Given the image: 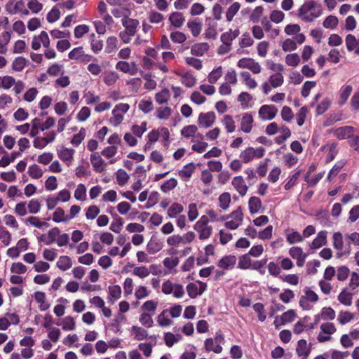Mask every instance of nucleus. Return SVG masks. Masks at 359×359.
I'll use <instances>...</instances> for the list:
<instances>
[{"label": "nucleus", "mask_w": 359, "mask_h": 359, "mask_svg": "<svg viewBox=\"0 0 359 359\" xmlns=\"http://www.w3.org/2000/svg\"><path fill=\"white\" fill-rule=\"evenodd\" d=\"M254 153V148L249 147L243 152H241L240 157L244 163H247L251 161L255 158Z\"/></svg>", "instance_id": "obj_44"}, {"label": "nucleus", "mask_w": 359, "mask_h": 359, "mask_svg": "<svg viewBox=\"0 0 359 359\" xmlns=\"http://www.w3.org/2000/svg\"><path fill=\"white\" fill-rule=\"evenodd\" d=\"M15 83V80L11 76H5L4 77L0 76V88L4 89H9Z\"/></svg>", "instance_id": "obj_54"}, {"label": "nucleus", "mask_w": 359, "mask_h": 359, "mask_svg": "<svg viewBox=\"0 0 359 359\" xmlns=\"http://www.w3.org/2000/svg\"><path fill=\"white\" fill-rule=\"evenodd\" d=\"M170 97V93L169 90L168 88H163L161 91L156 94L155 100L158 104H163L168 102Z\"/></svg>", "instance_id": "obj_23"}, {"label": "nucleus", "mask_w": 359, "mask_h": 359, "mask_svg": "<svg viewBox=\"0 0 359 359\" xmlns=\"http://www.w3.org/2000/svg\"><path fill=\"white\" fill-rule=\"evenodd\" d=\"M222 123H223L224 126H225V128L228 133H231L235 131V130H236L235 122L231 116L225 115L224 116Z\"/></svg>", "instance_id": "obj_38"}, {"label": "nucleus", "mask_w": 359, "mask_h": 359, "mask_svg": "<svg viewBox=\"0 0 359 359\" xmlns=\"http://www.w3.org/2000/svg\"><path fill=\"white\" fill-rule=\"evenodd\" d=\"M339 23L338 18L334 15L327 16L323 21V25L325 28L334 29Z\"/></svg>", "instance_id": "obj_36"}, {"label": "nucleus", "mask_w": 359, "mask_h": 359, "mask_svg": "<svg viewBox=\"0 0 359 359\" xmlns=\"http://www.w3.org/2000/svg\"><path fill=\"white\" fill-rule=\"evenodd\" d=\"M126 316L121 313L117 315L114 319L113 322L109 324V327H111L114 332H121V324L126 321Z\"/></svg>", "instance_id": "obj_29"}, {"label": "nucleus", "mask_w": 359, "mask_h": 359, "mask_svg": "<svg viewBox=\"0 0 359 359\" xmlns=\"http://www.w3.org/2000/svg\"><path fill=\"white\" fill-rule=\"evenodd\" d=\"M122 25L129 36H134L136 33L137 27L139 25L137 20L127 18L126 16L122 19Z\"/></svg>", "instance_id": "obj_10"}, {"label": "nucleus", "mask_w": 359, "mask_h": 359, "mask_svg": "<svg viewBox=\"0 0 359 359\" xmlns=\"http://www.w3.org/2000/svg\"><path fill=\"white\" fill-rule=\"evenodd\" d=\"M331 104L330 100L328 97L325 98L319 104L317 105L316 113L317 115H322L330 107Z\"/></svg>", "instance_id": "obj_46"}, {"label": "nucleus", "mask_w": 359, "mask_h": 359, "mask_svg": "<svg viewBox=\"0 0 359 359\" xmlns=\"http://www.w3.org/2000/svg\"><path fill=\"white\" fill-rule=\"evenodd\" d=\"M295 317V312L292 309H290L286 312H284L280 317V325H285L286 323H290L293 321Z\"/></svg>", "instance_id": "obj_52"}, {"label": "nucleus", "mask_w": 359, "mask_h": 359, "mask_svg": "<svg viewBox=\"0 0 359 359\" xmlns=\"http://www.w3.org/2000/svg\"><path fill=\"white\" fill-rule=\"evenodd\" d=\"M26 65V59L22 56L17 57L13 62V69L16 72H21Z\"/></svg>", "instance_id": "obj_49"}, {"label": "nucleus", "mask_w": 359, "mask_h": 359, "mask_svg": "<svg viewBox=\"0 0 359 359\" xmlns=\"http://www.w3.org/2000/svg\"><path fill=\"white\" fill-rule=\"evenodd\" d=\"M26 224H29L31 226H35L38 229H43L44 227H48L50 224L46 222H41L36 217L31 216L29 217L25 222Z\"/></svg>", "instance_id": "obj_32"}, {"label": "nucleus", "mask_w": 359, "mask_h": 359, "mask_svg": "<svg viewBox=\"0 0 359 359\" xmlns=\"http://www.w3.org/2000/svg\"><path fill=\"white\" fill-rule=\"evenodd\" d=\"M283 76L281 73H276L272 74L269 78V82L274 88L280 86L283 83Z\"/></svg>", "instance_id": "obj_43"}, {"label": "nucleus", "mask_w": 359, "mask_h": 359, "mask_svg": "<svg viewBox=\"0 0 359 359\" xmlns=\"http://www.w3.org/2000/svg\"><path fill=\"white\" fill-rule=\"evenodd\" d=\"M231 202V195L228 192L222 194L219 197V207L223 210H226L229 207Z\"/></svg>", "instance_id": "obj_47"}, {"label": "nucleus", "mask_w": 359, "mask_h": 359, "mask_svg": "<svg viewBox=\"0 0 359 359\" xmlns=\"http://www.w3.org/2000/svg\"><path fill=\"white\" fill-rule=\"evenodd\" d=\"M187 27L191 30L192 35L195 37L198 36L201 33V25L195 20L189 21L187 23Z\"/></svg>", "instance_id": "obj_63"}, {"label": "nucleus", "mask_w": 359, "mask_h": 359, "mask_svg": "<svg viewBox=\"0 0 359 359\" xmlns=\"http://www.w3.org/2000/svg\"><path fill=\"white\" fill-rule=\"evenodd\" d=\"M327 234V232L325 230L319 231L317 236L313 240L311 248L312 249H318L323 245H326Z\"/></svg>", "instance_id": "obj_14"}, {"label": "nucleus", "mask_w": 359, "mask_h": 359, "mask_svg": "<svg viewBox=\"0 0 359 359\" xmlns=\"http://www.w3.org/2000/svg\"><path fill=\"white\" fill-rule=\"evenodd\" d=\"M182 76V83L188 88L193 87L196 83V79L195 77L188 73H185L183 74H181Z\"/></svg>", "instance_id": "obj_62"}, {"label": "nucleus", "mask_w": 359, "mask_h": 359, "mask_svg": "<svg viewBox=\"0 0 359 359\" xmlns=\"http://www.w3.org/2000/svg\"><path fill=\"white\" fill-rule=\"evenodd\" d=\"M116 69L123 73H129L130 75H134L136 73L135 70L130 69V65L126 61L118 62L116 65Z\"/></svg>", "instance_id": "obj_37"}, {"label": "nucleus", "mask_w": 359, "mask_h": 359, "mask_svg": "<svg viewBox=\"0 0 359 359\" xmlns=\"http://www.w3.org/2000/svg\"><path fill=\"white\" fill-rule=\"evenodd\" d=\"M355 128L353 126H342L337 128L333 131L334 135L339 140H344L349 138L351 135L354 133Z\"/></svg>", "instance_id": "obj_8"}, {"label": "nucleus", "mask_w": 359, "mask_h": 359, "mask_svg": "<svg viewBox=\"0 0 359 359\" xmlns=\"http://www.w3.org/2000/svg\"><path fill=\"white\" fill-rule=\"evenodd\" d=\"M29 175L33 179H39L43 176V172L42 169L36 164H33L29 167Z\"/></svg>", "instance_id": "obj_33"}, {"label": "nucleus", "mask_w": 359, "mask_h": 359, "mask_svg": "<svg viewBox=\"0 0 359 359\" xmlns=\"http://www.w3.org/2000/svg\"><path fill=\"white\" fill-rule=\"evenodd\" d=\"M197 127L194 125H189L184 127L181 130V135L186 138L193 137L197 132Z\"/></svg>", "instance_id": "obj_59"}, {"label": "nucleus", "mask_w": 359, "mask_h": 359, "mask_svg": "<svg viewBox=\"0 0 359 359\" xmlns=\"http://www.w3.org/2000/svg\"><path fill=\"white\" fill-rule=\"evenodd\" d=\"M236 257L235 255H226L222 257L217 262V266L224 269L229 270L234 267L236 263Z\"/></svg>", "instance_id": "obj_6"}, {"label": "nucleus", "mask_w": 359, "mask_h": 359, "mask_svg": "<svg viewBox=\"0 0 359 359\" xmlns=\"http://www.w3.org/2000/svg\"><path fill=\"white\" fill-rule=\"evenodd\" d=\"M316 216L318 217L320 223L323 226H328L330 225V221L329 219V212L327 210H319Z\"/></svg>", "instance_id": "obj_28"}, {"label": "nucleus", "mask_w": 359, "mask_h": 359, "mask_svg": "<svg viewBox=\"0 0 359 359\" xmlns=\"http://www.w3.org/2000/svg\"><path fill=\"white\" fill-rule=\"evenodd\" d=\"M286 240L289 244L292 245L302 242L303 236L298 231L292 230L291 233L287 234Z\"/></svg>", "instance_id": "obj_34"}, {"label": "nucleus", "mask_w": 359, "mask_h": 359, "mask_svg": "<svg viewBox=\"0 0 359 359\" xmlns=\"http://www.w3.org/2000/svg\"><path fill=\"white\" fill-rule=\"evenodd\" d=\"M60 17V11L56 6H53L52 9L48 13L46 19L49 23L56 22Z\"/></svg>", "instance_id": "obj_55"}, {"label": "nucleus", "mask_w": 359, "mask_h": 359, "mask_svg": "<svg viewBox=\"0 0 359 359\" xmlns=\"http://www.w3.org/2000/svg\"><path fill=\"white\" fill-rule=\"evenodd\" d=\"M251 266V259L250 257L249 254H245L240 257L238 268L241 269H248L250 268Z\"/></svg>", "instance_id": "obj_51"}, {"label": "nucleus", "mask_w": 359, "mask_h": 359, "mask_svg": "<svg viewBox=\"0 0 359 359\" xmlns=\"http://www.w3.org/2000/svg\"><path fill=\"white\" fill-rule=\"evenodd\" d=\"M252 100V95L247 92H242L238 97V101L241 103L243 109H247L251 107L249 102Z\"/></svg>", "instance_id": "obj_24"}, {"label": "nucleus", "mask_w": 359, "mask_h": 359, "mask_svg": "<svg viewBox=\"0 0 359 359\" xmlns=\"http://www.w3.org/2000/svg\"><path fill=\"white\" fill-rule=\"evenodd\" d=\"M65 210L62 208H57L53 214L52 219L56 223L68 222V219H67V216L65 217Z\"/></svg>", "instance_id": "obj_41"}, {"label": "nucleus", "mask_w": 359, "mask_h": 359, "mask_svg": "<svg viewBox=\"0 0 359 359\" xmlns=\"http://www.w3.org/2000/svg\"><path fill=\"white\" fill-rule=\"evenodd\" d=\"M231 183L241 196L246 194L248 187L245 184L242 176H236L233 177Z\"/></svg>", "instance_id": "obj_11"}, {"label": "nucleus", "mask_w": 359, "mask_h": 359, "mask_svg": "<svg viewBox=\"0 0 359 359\" xmlns=\"http://www.w3.org/2000/svg\"><path fill=\"white\" fill-rule=\"evenodd\" d=\"M148 18L151 23L158 24L163 20L164 16L161 13L151 10L148 13Z\"/></svg>", "instance_id": "obj_60"}, {"label": "nucleus", "mask_w": 359, "mask_h": 359, "mask_svg": "<svg viewBox=\"0 0 359 359\" xmlns=\"http://www.w3.org/2000/svg\"><path fill=\"white\" fill-rule=\"evenodd\" d=\"M333 246L339 251L342 250L344 241L342 234L340 232H336L333 234Z\"/></svg>", "instance_id": "obj_61"}, {"label": "nucleus", "mask_w": 359, "mask_h": 359, "mask_svg": "<svg viewBox=\"0 0 359 359\" xmlns=\"http://www.w3.org/2000/svg\"><path fill=\"white\" fill-rule=\"evenodd\" d=\"M237 65L240 68L248 69L254 74H259L261 72V66L252 58H241L238 60Z\"/></svg>", "instance_id": "obj_3"}, {"label": "nucleus", "mask_w": 359, "mask_h": 359, "mask_svg": "<svg viewBox=\"0 0 359 359\" xmlns=\"http://www.w3.org/2000/svg\"><path fill=\"white\" fill-rule=\"evenodd\" d=\"M177 185V180L175 178H170L165 181L161 186V190L164 193H168L175 189Z\"/></svg>", "instance_id": "obj_42"}, {"label": "nucleus", "mask_w": 359, "mask_h": 359, "mask_svg": "<svg viewBox=\"0 0 359 359\" xmlns=\"http://www.w3.org/2000/svg\"><path fill=\"white\" fill-rule=\"evenodd\" d=\"M132 332L135 335V339L138 341L144 340L148 337V332L141 327L132 326Z\"/></svg>", "instance_id": "obj_25"}, {"label": "nucleus", "mask_w": 359, "mask_h": 359, "mask_svg": "<svg viewBox=\"0 0 359 359\" xmlns=\"http://www.w3.org/2000/svg\"><path fill=\"white\" fill-rule=\"evenodd\" d=\"M116 174L118 184L121 187L124 186L130 177L128 173L123 169H118Z\"/></svg>", "instance_id": "obj_45"}, {"label": "nucleus", "mask_w": 359, "mask_h": 359, "mask_svg": "<svg viewBox=\"0 0 359 359\" xmlns=\"http://www.w3.org/2000/svg\"><path fill=\"white\" fill-rule=\"evenodd\" d=\"M109 302L114 304L121 296V288L119 285H115L109 286Z\"/></svg>", "instance_id": "obj_17"}, {"label": "nucleus", "mask_w": 359, "mask_h": 359, "mask_svg": "<svg viewBox=\"0 0 359 359\" xmlns=\"http://www.w3.org/2000/svg\"><path fill=\"white\" fill-rule=\"evenodd\" d=\"M90 162L96 172L100 173L104 170V161L97 152L93 153L90 155Z\"/></svg>", "instance_id": "obj_12"}, {"label": "nucleus", "mask_w": 359, "mask_h": 359, "mask_svg": "<svg viewBox=\"0 0 359 359\" xmlns=\"http://www.w3.org/2000/svg\"><path fill=\"white\" fill-rule=\"evenodd\" d=\"M346 48L348 51H353L357 55H359V39L351 34L346 35L345 39Z\"/></svg>", "instance_id": "obj_9"}, {"label": "nucleus", "mask_w": 359, "mask_h": 359, "mask_svg": "<svg viewBox=\"0 0 359 359\" xmlns=\"http://www.w3.org/2000/svg\"><path fill=\"white\" fill-rule=\"evenodd\" d=\"M194 229L199 233V239H208L212 234V228L211 226L205 227V229H200L199 224H195Z\"/></svg>", "instance_id": "obj_30"}, {"label": "nucleus", "mask_w": 359, "mask_h": 359, "mask_svg": "<svg viewBox=\"0 0 359 359\" xmlns=\"http://www.w3.org/2000/svg\"><path fill=\"white\" fill-rule=\"evenodd\" d=\"M163 248V243L157 238L153 236L147 245V250L151 254L154 255L159 252Z\"/></svg>", "instance_id": "obj_13"}, {"label": "nucleus", "mask_w": 359, "mask_h": 359, "mask_svg": "<svg viewBox=\"0 0 359 359\" xmlns=\"http://www.w3.org/2000/svg\"><path fill=\"white\" fill-rule=\"evenodd\" d=\"M353 88L350 85L344 86L341 88L340 97L339 100V104L340 106L344 105L348 100L349 96L351 94Z\"/></svg>", "instance_id": "obj_21"}, {"label": "nucleus", "mask_w": 359, "mask_h": 359, "mask_svg": "<svg viewBox=\"0 0 359 359\" xmlns=\"http://www.w3.org/2000/svg\"><path fill=\"white\" fill-rule=\"evenodd\" d=\"M215 340L212 338H208L205 340L204 346L208 352L213 351L215 353H220L222 351L221 345L215 344Z\"/></svg>", "instance_id": "obj_19"}, {"label": "nucleus", "mask_w": 359, "mask_h": 359, "mask_svg": "<svg viewBox=\"0 0 359 359\" xmlns=\"http://www.w3.org/2000/svg\"><path fill=\"white\" fill-rule=\"evenodd\" d=\"M74 198L78 201H84L86 198V189L83 184H79L74 191Z\"/></svg>", "instance_id": "obj_50"}, {"label": "nucleus", "mask_w": 359, "mask_h": 359, "mask_svg": "<svg viewBox=\"0 0 359 359\" xmlns=\"http://www.w3.org/2000/svg\"><path fill=\"white\" fill-rule=\"evenodd\" d=\"M207 284L201 280H197L196 283H190L187 287V291L190 298L194 299L199 295H201L206 290Z\"/></svg>", "instance_id": "obj_2"}, {"label": "nucleus", "mask_w": 359, "mask_h": 359, "mask_svg": "<svg viewBox=\"0 0 359 359\" xmlns=\"http://www.w3.org/2000/svg\"><path fill=\"white\" fill-rule=\"evenodd\" d=\"M215 118V114L213 111L207 113L201 112L198 116V124L199 127L205 128H210L213 125Z\"/></svg>", "instance_id": "obj_5"}, {"label": "nucleus", "mask_w": 359, "mask_h": 359, "mask_svg": "<svg viewBox=\"0 0 359 359\" xmlns=\"http://www.w3.org/2000/svg\"><path fill=\"white\" fill-rule=\"evenodd\" d=\"M278 112V109L274 105H262L258 111L259 116L262 120H272L275 118Z\"/></svg>", "instance_id": "obj_4"}, {"label": "nucleus", "mask_w": 359, "mask_h": 359, "mask_svg": "<svg viewBox=\"0 0 359 359\" xmlns=\"http://www.w3.org/2000/svg\"><path fill=\"white\" fill-rule=\"evenodd\" d=\"M195 170V165L193 163H189L185 165L183 168L179 172V175L182 177L190 178Z\"/></svg>", "instance_id": "obj_39"}, {"label": "nucleus", "mask_w": 359, "mask_h": 359, "mask_svg": "<svg viewBox=\"0 0 359 359\" xmlns=\"http://www.w3.org/2000/svg\"><path fill=\"white\" fill-rule=\"evenodd\" d=\"M62 327L64 330L72 331L75 329V321L72 316H66L62 322Z\"/></svg>", "instance_id": "obj_57"}, {"label": "nucleus", "mask_w": 359, "mask_h": 359, "mask_svg": "<svg viewBox=\"0 0 359 359\" xmlns=\"http://www.w3.org/2000/svg\"><path fill=\"white\" fill-rule=\"evenodd\" d=\"M167 310H163L157 317V323L161 327H168L172 323V320L165 316Z\"/></svg>", "instance_id": "obj_58"}, {"label": "nucleus", "mask_w": 359, "mask_h": 359, "mask_svg": "<svg viewBox=\"0 0 359 359\" xmlns=\"http://www.w3.org/2000/svg\"><path fill=\"white\" fill-rule=\"evenodd\" d=\"M72 266V260L69 257L66 255L60 256L57 266L62 271H67Z\"/></svg>", "instance_id": "obj_26"}, {"label": "nucleus", "mask_w": 359, "mask_h": 359, "mask_svg": "<svg viewBox=\"0 0 359 359\" xmlns=\"http://www.w3.org/2000/svg\"><path fill=\"white\" fill-rule=\"evenodd\" d=\"M248 206L251 214L257 213L262 207V201L258 197L252 196L249 199Z\"/></svg>", "instance_id": "obj_20"}, {"label": "nucleus", "mask_w": 359, "mask_h": 359, "mask_svg": "<svg viewBox=\"0 0 359 359\" xmlns=\"http://www.w3.org/2000/svg\"><path fill=\"white\" fill-rule=\"evenodd\" d=\"M185 19L182 13L173 12L169 16V21L171 25L176 28H180L184 22Z\"/></svg>", "instance_id": "obj_16"}, {"label": "nucleus", "mask_w": 359, "mask_h": 359, "mask_svg": "<svg viewBox=\"0 0 359 359\" xmlns=\"http://www.w3.org/2000/svg\"><path fill=\"white\" fill-rule=\"evenodd\" d=\"M339 302L346 306H351L352 304V294L346 292V288H344L338 295Z\"/></svg>", "instance_id": "obj_31"}, {"label": "nucleus", "mask_w": 359, "mask_h": 359, "mask_svg": "<svg viewBox=\"0 0 359 359\" xmlns=\"http://www.w3.org/2000/svg\"><path fill=\"white\" fill-rule=\"evenodd\" d=\"M253 123V118L252 116L249 113H245L243 114L241 123V129L245 133H249L252 130Z\"/></svg>", "instance_id": "obj_15"}, {"label": "nucleus", "mask_w": 359, "mask_h": 359, "mask_svg": "<svg viewBox=\"0 0 359 359\" xmlns=\"http://www.w3.org/2000/svg\"><path fill=\"white\" fill-rule=\"evenodd\" d=\"M240 7L241 5L238 2H234L230 6L226 13V18L228 22H231L233 20L235 15L239 11Z\"/></svg>", "instance_id": "obj_35"}, {"label": "nucleus", "mask_w": 359, "mask_h": 359, "mask_svg": "<svg viewBox=\"0 0 359 359\" xmlns=\"http://www.w3.org/2000/svg\"><path fill=\"white\" fill-rule=\"evenodd\" d=\"M241 76L243 81L250 89H254L257 86V83L251 77V75L248 72H242L241 73Z\"/></svg>", "instance_id": "obj_27"}, {"label": "nucleus", "mask_w": 359, "mask_h": 359, "mask_svg": "<svg viewBox=\"0 0 359 359\" xmlns=\"http://www.w3.org/2000/svg\"><path fill=\"white\" fill-rule=\"evenodd\" d=\"M117 39L115 36H109L107 40V44L105 47V52L107 53H111L114 52L117 48Z\"/></svg>", "instance_id": "obj_64"}, {"label": "nucleus", "mask_w": 359, "mask_h": 359, "mask_svg": "<svg viewBox=\"0 0 359 359\" xmlns=\"http://www.w3.org/2000/svg\"><path fill=\"white\" fill-rule=\"evenodd\" d=\"M86 131L84 128H81L79 130V132L75 135H74L71 143L74 147H78L84 140L86 137Z\"/></svg>", "instance_id": "obj_40"}, {"label": "nucleus", "mask_w": 359, "mask_h": 359, "mask_svg": "<svg viewBox=\"0 0 359 359\" xmlns=\"http://www.w3.org/2000/svg\"><path fill=\"white\" fill-rule=\"evenodd\" d=\"M182 211L183 206L180 203H174L169 208L168 215L170 218H174Z\"/></svg>", "instance_id": "obj_48"}, {"label": "nucleus", "mask_w": 359, "mask_h": 359, "mask_svg": "<svg viewBox=\"0 0 359 359\" xmlns=\"http://www.w3.org/2000/svg\"><path fill=\"white\" fill-rule=\"evenodd\" d=\"M285 62L288 66L297 67L300 62V57L297 53L287 54L285 57Z\"/></svg>", "instance_id": "obj_56"}, {"label": "nucleus", "mask_w": 359, "mask_h": 359, "mask_svg": "<svg viewBox=\"0 0 359 359\" xmlns=\"http://www.w3.org/2000/svg\"><path fill=\"white\" fill-rule=\"evenodd\" d=\"M299 17L307 22H312L314 19L318 18L321 13V5L317 4L314 0H309L299 8Z\"/></svg>", "instance_id": "obj_1"}, {"label": "nucleus", "mask_w": 359, "mask_h": 359, "mask_svg": "<svg viewBox=\"0 0 359 359\" xmlns=\"http://www.w3.org/2000/svg\"><path fill=\"white\" fill-rule=\"evenodd\" d=\"M138 108L144 114H148L154 109L152 101L151 100H142L140 102Z\"/></svg>", "instance_id": "obj_53"}, {"label": "nucleus", "mask_w": 359, "mask_h": 359, "mask_svg": "<svg viewBox=\"0 0 359 359\" xmlns=\"http://www.w3.org/2000/svg\"><path fill=\"white\" fill-rule=\"evenodd\" d=\"M311 345L308 346L305 339H302L298 341L296 348V353L298 357H302V359H306L311 353Z\"/></svg>", "instance_id": "obj_7"}, {"label": "nucleus", "mask_w": 359, "mask_h": 359, "mask_svg": "<svg viewBox=\"0 0 359 359\" xmlns=\"http://www.w3.org/2000/svg\"><path fill=\"white\" fill-rule=\"evenodd\" d=\"M209 46L207 43H198L193 45L191 48V53L196 56H202L208 50Z\"/></svg>", "instance_id": "obj_18"}, {"label": "nucleus", "mask_w": 359, "mask_h": 359, "mask_svg": "<svg viewBox=\"0 0 359 359\" xmlns=\"http://www.w3.org/2000/svg\"><path fill=\"white\" fill-rule=\"evenodd\" d=\"M74 149L63 148L57 151V155L60 160L65 162L71 161L73 159Z\"/></svg>", "instance_id": "obj_22"}]
</instances>
